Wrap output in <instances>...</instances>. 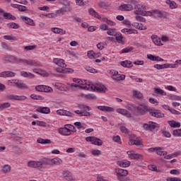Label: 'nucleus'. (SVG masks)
I'll return each mask as SVG.
<instances>
[{
  "instance_id": "obj_36",
  "label": "nucleus",
  "mask_w": 181,
  "mask_h": 181,
  "mask_svg": "<svg viewBox=\"0 0 181 181\" xmlns=\"http://www.w3.org/2000/svg\"><path fill=\"white\" fill-rule=\"evenodd\" d=\"M117 165L120 166V168H128L131 165V162L129 161H118Z\"/></svg>"
},
{
  "instance_id": "obj_11",
  "label": "nucleus",
  "mask_w": 181,
  "mask_h": 181,
  "mask_svg": "<svg viewBox=\"0 0 181 181\" xmlns=\"http://www.w3.org/2000/svg\"><path fill=\"white\" fill-rule=\"evenodd\" d=\"M0 13H3L4 19H7L8 21H16V17L13 16L11 13H6L2 8H0Z\"/></svg>"
},
{
  "instance_id": "obj_17",
  "label": "nucleus",
  "mask_w": 181,
  "mask_h": 181,
  "mask_svg": "<svg viewBox=\"0 0 181 181\" xmlns=\"http://www.w3.org/2000/svg\"><path fill=\"white\" fill-rule=\"evenodd\" d=\"M116 112L118 114H121L122 115L127 117V118H131V117H132L131 113H129V112L125 109L118 108L117 109Z\"/></svg>"
},
{
  "instance_id": "obj_22",
  "label": "nucleus",
  "mask_w": 181,
  "mask_h": 181,
  "mask_svg": "<svg viewBox=\"0 0 181 181\" xmlns=\"http://www.w3.org/2000/svg\"><path fill=\"white\" fill-rule=\"evenodd\" d=\"M151 39L154 45H156V46H162L163 45L160 42V38H159V37H158L157 35H152Z\"/></svg>"
},
{
  "instance_id": "obj_27",
  "label": "nucleus",
  "mask_w": 181,
  "mask_h": 181,
  "mask_svg": "<svg viewBox=\"0 0 181 181\" xmlns=\"http://www.w3.org/2000/svg\"><path fill=\"white\" fill-rule=\"evenodd\" d=\"M57 73H73V71H74V70H73V69H64L63 67L61 68H57Z\"/></svg>"
},
{
  "instance_id": "obj_10",
  "label": "nucleus",
  "mask_w": 181,
  "mask_h": 181,
  "mask_svg": "<svg viewBox=\"0 0 181 181\" xmlns=\"http://www.w3.org/2000/svg\"><path fill=\"white\" fill-rule=\"evenodd\" d=\"M134 6V0L129 1L128 4H123L119 6V11H132Z\"/></svg>"
},
{
  "instance_id": "obj_5",
  "label": "nucleus",
  "mask_w": 181,
  "mask_h": 181,
  "mask_svg": "<svg viewBox=\"0 0 181 181\" xmlns=\"http://www.w3.org/2000/svg\"><path fill=\"white\" fill-rule=\"evenodd\" d=\"M87 142H91L93 145H97V146H101L103 145V140L95 137V136H88L86 138Z\"/></svg>"
},
{
  "instance_id": "obj_13",
  "label": "nucleus",
  "mask_w": 181,
  "mask_h": 181,
  "mask_svg": "<svg viewBox=\"0 0 181 181\" xmlns=\"http://www.w3.org/2000/svg\"><path fill=\"white\" fill-rule=\"evenodd\" d=\"M4 59L6 62H8V63H17L19 64L20 58H16L14 56L6 55L4 56Z\"/></svg>"
},
{
  "instance_id": "obj_41",
  "label": "nucleus",
  "mask_w": 181,
  "mask_h": 181,
  "mask_svg": "<svg viewBox=\"0 0 181 181\" xmlns=\"http://www.w3.org/2000/svg\"><path fill=\"white\" fill-rule=\"evenodd\" d=\"M129 145H136V146H141V145H142V141L139 140L130 139L129 141Z\"/></svg>"
},
{
  "instance_id": "obj_50",
  "label": "nucleus",
  "mask_w": 181,
  "mask_h": 181,
  "mask_svg": "<svg viewBox=\"0 0 181 181\" xmlns=\"http://www.w3.org/2000/svg\"><path fill=\"white\" fill-rule=\"evenodd\" d=\"M155 93L156 94H159L160 95H166V93H165V90L160 88H155Z\"/></svg>"
},
{
  "instance_id": "obj_32",
  "label": "nucleus",
  "mask_w": 181,
  "mask_h": 181,
  "mask_svg": "<svg viewBox=\"0 0 181 181\" xmlns=\"http://www.w3.org/2000/svg\"><path fill=\"white\" fill-rule=\"evenodd\" d=\"M51 165H62L63 160L59 158H55L50 160Z\"/></svg>"
},
{
  "instance_id": "obj_40",
  "label": "nucleus",
  "mask_w": 181,
  "mask_h": 181,
  "mask_svg": "<svg viewBox=\"0 0 181 181\" xmlns=\"http://www.w3.org/2000/svg\"><path fill=\"white\" fill-rule=\"evenodd\" d=\"M13 5H15L14 8H18V11H20V12H26L27 11H29L28 7H26L25 6L18 5V4H13Z\"/></svg>"
},
{
  "instance_id": "obj_6",
  "label": "nucleus",
  "mask_w": 181,
  "mask_h": 181,
  "mask_svg": "<svg viewBox=\"0 0 181 181\" xmlns=\"http://www.w3.org/2000/svg\"><path fill=\"white\" fill-rule=\"evenodd\" d=\"M157 125L158 124H156L155 122H148L143 125V128H144L145 131H151L153 132V131L156 129Z\"/></svg>"
},
{
  "instance_id": "obj_31",
  "label": "nucleus",
  "mask_w": 181,
  "mask_h": 181,
  "mask_svg": "<svg viewBox=\"0 0 181 181\" xmlns=\"http://www.w3.org/2000/svg\"><path fill=\"white\" fill-rule=\"evenodd\" d=\"M29 168H40V161H30L28 162Z\"/></svg>"
},
{
  "instance_id": "obj_57",
  "label": "nucleus",
  "mask_w": 181,
  "mask_h": 181,
  "mask_svg": "<svg viewBox=\"0 0 181 181\" xmlns=\"http://www.w3.org/2000/svg\"><path fill=\"white\" fill-rule=\"evenodd\" d=\"M92 155H93V156H100V155H101V151L100 150H93L91 151Z\"/></svg>"
},
{
  "instance_id": "obj_45",
  "label": "nucleus",
  "mask_w": 181,
  "mask_h": 181,
  "mask_svg": "<svg viewBox=\"0 0 181 181\" xmlns=\"http://www.w3.org/2000/svg\"><path fill=\"white\" fill-rule=\"evenodd\" d=\"M133 95L135 98H142V97H144V94H142V93L135 90H133Z\"/></svg>"
},
{
  "instance_id": "obj_23",
  "label": "nucleus",
  "mask_w": 181,
  "mask_h": 181,
  "mask_svg": "<svg viewBox=\"0 0 181 181\" xmlns=\"http://www.w3.org/2000/svg\"><path fill=\"white\" fill-rule=\"evenodd\" d=\"M120 64L122 67H126L127 69H131V67H133L134 66L132 62L128 60L121 62Z\"/></svg>"
},
{
  "instance_id": "obj_21",
  "label": "nucleus",
  "mask_w": 181,
  "mask_h": 181,
  "mask_svg": "<svg viewBox=\"0 0 181 181\" xmlns=\"http://www.w3.org/2000/svg\"><path fill=\"white\" fill-rule=\"evenodd\" d=\"M11 165L6 164L2 166L1 172L3 175H8V173H11Z\"/></svg>"
},
{
  "instance_id": "obj_7",
  "label": "nucleus",
  "mask_w": 181,
  "mask_h": 181,
  "mask_svg": "<svg viewBox=\"0 0 181 181\" xmlns=\"http://www.w3.org/2000/svg\"><path fill=\"white\" fill-rule=\"evenodd\" d=\"M73 81L78 83V86H79V88H83V90H88L90 88V84H87V83H86V81L83 82V81H81V79L80 78H74Z\"/></svg>"
},
{
  "instance_id": "obj_26",
  "label": "nucleus",
  "mask_w": 181,
  "mask_h": 181,
  "mask_svg": "<svg viewBox=\"0 0 181 181\" xmlns=\"http://www.w3.org/2000/svg\"><path fill=\"white\" fill-rule=\"evenodd\" d=\"M115 37L118 43H121L122 45H124L125 43V41H124L122 34L121 33H117L115 35Z\"/></svg>"
},
{
  "instance_id": "obj_51",
  "label": "nucleus",
  "mask_w": 181,
  "mask_h": 181,
  "mask_svg": "<svg viewBox=\"0 0 181 181\" xmlns=\"http://www.w3.org/2000/svg\"><path fill=\"white\" fill-rule=\"evenodd\" d=\"M17 87L18 88H28V85L23 83L21 81H19Z\"/></svg>"
},
{
  "instance_id": "obj_15",
  "label": "nucleus",
  "mask_w": 181,
  "mask_h": 181,
  "mask_svg": "<svg viewBox=\"0 0 181 181\" xmlns=\"http://www.w3.org/2000/svg\"><path fill=\"white\" fill-rule=\"evenodd\" d=\"M63 176H64L65 180H69V181L76 180V177H74L73 176V175H71V173H70V171H69V170L64 171Z\"/></svg>"
},
{
  "instance_id": "obj_55",
  "label": "nucleus",
  "mask_w": 181,
  "mask_h": 181,
  "mask_svg": "<svg viewBox=\"0 0 181 181\" xmlns=\"http://www.w3.org/2000/svg\"><path fill=\"white\" fill-rule=\"evenodd\" d=\"M44 87H45V85H38L35 86V90L36 91H39L40 93H43Z\"/></svg>"
},
{
  "instance_id": "obj_28",
  "label": "nucleus",
  "mask_w": 181,
  "mask_h": 181,
  "mask_svg": "<svg viewBox=\"0 0 181 181\" xmlns=\"http://www.w3.org/2000/svg\"><path fill=\"white\" fill-rule=\"evenodd\" d=\"M52 32L58 35H66V30L59 28H52Z\"/></svg>"
},
{
  "instance_id": "obj_46",
  "label": "nucleus",
  "mask_w": 181,
  "mask_h": 181,
  "mask_svg": "<svg viewBox=\"0 0 181 181\" xmlns=\"http://www.w3.org/2000/svg\"><path fill=\"white\" fill-rule=\"evenodd\" d=\"M107 33L110 36H115V35H117V29H115V28H109L107 30Z\"/></svg>"
},
{
  "instance_id": "obj_20",
  "label": "nucleus",
  "mask_w": 181,
  "mask_h": 181,
  "mask_svg": "<svg viewBox=\"0 0 181 181\" xmlns=\"http://www.w3.org/2000/svg\"><path fill=\"white\" fill-rule=\"evenodd\" d=\"M0 77H15V73L11 71H5L0 74Z\"/></svg>"
},
{
  "instance_id": "obj_37",
  "label": "nucleus",
  "mask_w": 181,
  "mask_h": 181,
  "mask_svg": "<svg viewBox=\"0 0 181 181\" xmlns=\"http://www.w3.org/2000/svg\"><path fill=\"white\" fill-rule=\"evenodd\" d=\"M112 78L116 81H121L125 80V75L118 74L116 76H112Z\"/></svg>"
},
{
  "instance_id": "obj_39",
  "label": "nucleus",
  "mask_w": 181,
  "mask_h": 181,
  "mask_svg": "<svg viewBox=\"0 0 181 181\" xmlns=\"http://www.w3.org/2000/svg\"><path fill=\"white\" fill-rule=\"evenodd\" d=\"M165 4L169 5L170 9H176L177 8V4L175 1H172L170 0H167Z\"/></svg>"
},
{
  "instance_id": "obj_63",
  "label": "nucleus",
  "mask_w": 181,
  "mask_h": 181,
  "mask_svg": "<svg viewBox=\"0 0 181 181\" xmlns=\"http://www.w3.org/2000/svg\"><path fill=\"white\" fill-rule=\"evenodd\" d=\"M173 135L175 136H181V129L173 131Z\"/></svg>"
},
{
  "instance_id": "obj_3",
  "label": "nucleus",
  "mask_w": 181,
  "mask_h": 181,
  "mask_svg": "<svg viewBox=\"0 0 181 181\" xmlns=\"http://www.w3.org/2000/svg\"><path fill=\"white\" fill-rule=\"evenodd\" d=\"M90 88L98 93H105L107 91V88L101 83H96V86L92 85L90 86Z\"/></svg>"
},
{
  "instance_id": "obj_2",
  "label": "nucleus",
  "mask_w": 181,
  "mask_h": 181,
  "mask_svg": "<svg viewBox=\"0 0 181 181\" xmlns=\"http://www.w3.org/2000/svg\"><path fill=\"white\" fill-rule=\"evenodd\" d=\"M133 9H134L135 15H141L142 16H148V11L146 7L141 4H138L136 1L133 0Z\"/></svg>"
},
{
  "instance_id": "obj_18",
  "label": "nucleus",
  "mask_w": 181,
  "mask_h": 181,
  "mask_svg": "<svg viewBox=\"0 0 181 181\" xmlns=\"http://www.w3.org/2000/svg\"><path fill=\"white\" fill-rule=\"evenodd\" d=\"M36 112L40 114H50V108L47 107H38L36 109Z\"/></svg>"
},
{
  "instance_id": "obj_4",
  "label": "nucleus",
  "mask_w": 181,
  "mask_h": 181,
  "mask_svg": "<svg viewBox=\"0 0 181 181\" xmlns=\"http://www.w3.org/2000/svg\"><path fill=\"white\" fill-rule=\"evenodd\" d=\"M129 155V158L133 160H142L144 159V155L135 153L134 151H129L127 152Z\"/></svg>"
},
{
  "instance_id": "obj_30",
  "label": "nucleus",
  "mask_w": 181,
  "mask_h": 181,
  "mask_svg": "<svg viewBox=\"0 0 181 181\" xmlns=\"http://www.w3.org/2000/svg\"><path fill=\"white\" fill-rule=\"evenodd\" d=\"M171 128H180V122L175 120H170L168 122Z\"/></svg>"
},
{
  "instance_id": "obj_33",
  "label": "nucleus",
  "mask_w": 181,
  "mask_h": 181,
  "mask_svg": "<svg viewBox=\"0 0 181 181\" xmlns=\"http://www.w3.org/2000/svg\"><path fill=\"white\" fill-rule=\"evenodd\" d=\"M59 134H61V135H65L66 136H69V135H71V132L66 130L64 127L59 128Z\"/></svg>"
},
{
  "instance_id": "obj_29",
  "label": "nucleus",
  "mask_w": 181,
  "mask_h": 181,
  "mask_svg": "<svg viewBox=\"0 0 181 181\" xmlns=\"http://www.w3.org/2000/svg\"><path fill=\"white\" fill-rule=\"evenodd\" d=\"M21 76L27 78H35V74L25 71H21Z\"/></svg>"
},
{
  "instance_id": "obj_54",
  "label": "nucleus",
  "mask_w": 181,
  "mask_h": 181,
  "mask_svg": "<svg viewBox=\"0 0 181 181\" xmlns=\"http://www.w3.org/2000/svg\"><path fill=\"white\" fill-rule=\"evenodd\" d=\"M134 50L133 47H127L122 50V53H129V52H132Z\"/></svg>"
},
{
  "instance_id": "obj_44",
  "label": "nucleus",
  "mask_w": 181,
  "mask_h": 181,
  "mask_svg": "<svg viewBox=\"0 0 181 181\" xmlns=\"http://www.w3.org/2000/svg\"><path fill=\"white\" fill-rule=\"evenodd\" d=\"M78 107L80 108V110H87V111H91V107L87 105H84V103L78 104Z\"/></svg>"
},
{
  "instance_id": "obj_47",
  "label": "nucleus",
  "mask_w": 181,
  "mask_h": 181,
  "mask_svg": "<svg viewBox=\"0 0 181 181\" xmlns=\"http://www.w3.org/2000/svg\"><path fill=\"white\" fill-rule=\"evenodd\" d=\"M7 25L8 28H10V29H19V25L16 23H10L7 24Z\"/></svg>"
},
{
  "instance_id": "obj_19",
  "label": "nucleus",
  "mask_w": 181,
  "mask_h": 181,
  "mask_svg": "<svg viewBox=\"0 0 181 181\" xmlns=\"http://www.w3.org/2000/svg\"><path fill=\"white\" fill-rule=\"evenodd\" d=\"M98 110H100V111H105L106 112H114V111H115L114 107L109 106H98Z\"/></svg>"
},
{
  "instance_id": "obj_56",
  "label": "nucleus",
  "mask_w": 181,
  "mask_h": 181,
  "mask_svg": "<svg viewBox=\"0 0 181 181\" xmlns=\"http://www.w3.org/2000/svg\"><path fill=\"white\" fill-rule=\"evenodd\" d=\"M36 49V45H28L24 47V49L27 50V52H29V50H35Z\"/></svg>"
},
{
  "instance_id": "obj_52",
  "label": "nucleus",
  "mask_w": 181,
  "mask_h": 181,
  "mask_svg": "<svg viewBox=\"0 0 181 181\" xmlns=\"http://www.w3.org/2000/svg\"><path fill=\"white\" fill-rule=\"evenodd\" d=\"M30 98H32L33 100H43V97L36 94H31Z\"/></svg>"
},
{
  "instance_id": "obj_53",
  "label": "nucleus",
  "mask_w": 181,
  "mask_h": 181,
  "mask_svg": "<svg viewBox=\"0 0 181 181\" xmlns=\"http://www.w3.org/2000/svg\"><path fill=\"white\" fill-rule=\"evenodd\" d=\"M43 93H53V89L52 88V87L44 85Z\"/></svg>"
},
{
  "instance_id": "obj_38",
  "label": "nucleus",
  "mask_w": 181,
  "mask_h": 181,
  "mask_svg": "<svg viewBox=\"0 0 181 181\" xmlns=\"http://www.w3.org/2000/svg\"><path fill=\"white\" fill-rule=\"evenodd\" d=\"M88 12L90 15H91L92 16H94L95 18H97V19H101L100 14H98V13L95 11L93 8H89Z\"/></svg>"
},
{
  "instance_id": "obj_34",
  "label": "nucleus",
  "mask_w": 181,
  "mask_h": 181,
  "mask_svg": "<svg viewBox=\"0 0 181 181\" xmlns=\"http://www.w3.org/2000/svg\"><path fill=\"white\" fill-rule=\"evenodd\" d=\"M37 144H48L50 145L52 144V140L51 139H45L42 138H38L37 140Z\"/></svg>"
},
{
  "instance_id": "obj_64",
  "label": "nucleus",
  "mask_w": 181,
  "mask_h": 181,
  "mask_svg": "<svg viewBox=\"0 0 181 181\" xmlns=\"http://www.w3.org/2000/svg\"><path fill=\"white\" fill-rule=\"evenodd\" d=\"M113 141L115 142H117V144H122L121 143V137L119 136H113Z\"/></svg>"
},
{
  "instance_id": "obj_16",
  "label": "nucleus",
  "mask_w": 181,
  "mask_h": 181,
  "mask_svg": "<svg viewBox=\"0 0 181 181\" xmlns=\"http://www.w3.org/2000/svg\"><path fill=\"white\" fill-rule=\"evenodd\" d=\"M53 63L54 64H57V66H59V67L64 68L67 65L64 63V59H59V58H54L53 59Z\"/></svg>"
},
{
  "instance_id": "obj_1",
  "label": "nucleus",
  "mask_w": 181,
  "mask_h": 181,
  "mask_svg": "<svg viewBox=\"0 0 181 181\" xmlns=\"http://www.w3.org/2000/svg\"><path fill=\"white\" fill-rule=\"evenodd\" d=\"M136 111L138 115L140 117L145 115L146 112H148L151 117H154L155 118H163V117H165V114L162 113L160 110L156 109H151L145 105H139L137 106L136 107Z\"/></svg>"
},
{
  "instance_id": "obj_9",
  "label": "nucleus",
  "mask_w": 181,
  "mask_h": 181,
  "mask_svg": "<svg viewBox=\"0 0 181 181\" xmlns=\"http://www.w3.org/2000/svg\"><path fill=\"white\" fill-rule=\"evenodd\" d=\"M147 16H154L155 18H165V13L154 10L153 11H148Z\"/></svg>"
},
{
  "instance_id": "obj_48",
  "label": "nucleus",
  "mask_w": 181,
  "mask_h": 181,
  "mask_svg": "<svg viewBox=\"0 0 181 181\" xmlns=\"http://www.w3.org/2000/svg\"><path fill=\"white\" fill-rule=\"evenodd\" d=\"M64 9V12L66 13V12H71L73 11V7H71V5L65 6L62 8Z\"/></svg>"
},
{
  "instance_id": "obj_61",
  "label": "nucleus",
  "mask_w": 181,
  "mask_h": 181,
  "mask_svg": "<svg viewBox=\"0 0 181 181\" xmlns=\"http://www.w3.org/2000/svg\"><path fill=\"white\" fill-rule=\"evenodd\" d=\"M64 128H65L66 130L70 131V132H71V129H74V126L71 124H66L64 125Z\"/></svg>"
},
{
  "instance_id": "obj_8",
  "label": "nucleus",
  "mask_w": 181,
  "mask_h": 181,
  "mask_svg": "<svg viewBox=\"0 0 181 181\" xmlns=\"http://www.w3.org/2000/svg\"><path fill=\"white\" fill-rule=\"evenodd\" d=\"M115 173L117 175L119 180H122L123 179H125V176L128 175V170L121 168H116Z\"/></svg>"
},
{
  "instance_id": "obj_14",
  "label": "nucleus",
  "mask_w": 181,
  "mask_h": 181,
  "mask_svg": "<svg viewBox=\"0 0 181 181\" xmlns=\"http://www.w3.org/2000/svg\"><path fill=\"white\" fill-rule=\"evenodd\" d=\"M8 100H15L16 101H25L27 98L25 95H10L8 96Z\"/></svg>"
},
{
  "instance_id": "obj_24",
  "label": "nucleus",
  "mask_w": 181,
  "mask_h": 181,
  "mask_svg": "<svg viewBox=\"0 0 181 181\" xmlns=\"http://www.w3.org/2000/svg\"><path fill=\"white\" fill-rule=\"evenodd\" d=\"M122 33H125V35H132V33H134V35H136L138 31L134 29L124 28L122 30Z\"/></svg>"
},
{
  "instance_id": "obj_25",
  "label": "nucleus",
  "mask_w": 181,
  "mask_h": 181,
  "mask_svg": "<svg viewBox=\"0 0 181 181\" xmlns=\"http://www.w3.org/2000/svg\"><path fill=\"white\" fill-rule=\"evenodd\" d=\"M22 21L25 22L27 25H30V26L35 25V23L33 22V20L30 19L28 17L22 16L21 17Z\"/></svg>"
},
{
  "instance_id": "obj_58",
  "label": "nucleus",
  "mask_w": 181,
  "mask_h": 181,
  "mask_svg": "<svg viewBox=\"0 0 181 181\" xmlns=\"http://www.w3.org/2000/svg\"><path fill=\"white\" fill-rule=\"evenodd\" d=\"M64 116L70 117V118H73V117H74V113H71L67 110H65V112H64Z\"/></svg>"
},
{
  "instance_id": "obj_60",
  "label": "nucleus",
  "mask_w": 181,
  "mask_h": 181,
  "mask_svg": "<svg viewBox=\"0 0 181 181\" xmlns=\"http://www.w3.org/2000/svg\"><path fill=\"white\" fill-rule=\"evenodd\" d=\"M56 15L57 16H59V15H66V13L64 12L63 8H62L56 11Z\"/></svg>"
},
{
  "instance_id": "obj_43",
  "label": "nucleus",
  "mask_w": 181,
  "mask_h": 181,
  "mask_svg": "<svg viewBox=\"0 0 181 181\" xmlns=\"http://www.w3.org/2000/svg\"><path fill=\"white\" fill-rule=\"evenodd\" d=\"M87 55L89 59H95V57H98V54H95V52L93 50L88 51Z\"/></svg>"
},
{
  "instance_id": "obj_49",
  "label": "nucleus",
  "mask_w": 181,
  "mask_h": 181,
  "mask_svg": "<svg viewBox=\"0 0 181 181\" xmlns=\"http://www.w3.org/2000/svg\"><path fill=\"white\" fill-rule=\"evenodd\" d=\"M86 71H88V73H98V70L94 69V68H91L90 66H86Z\"/></svg>"
},
{
  "instance_id": "obj_62",
  "label": "nucleus",
  "mask_w": 181,
  "mask_h": 181,
  "mask_svg": "<svg viewBox=\"0 0 181 181\" xmlns=\"http://www.w3.org/2000/svg\"><path fill=\"white\" fill-rule=\"evenodd\" d=\"M127 108L129 111H134V110H136V107L133 104H127Z\"/></svg>"
},
{
  "instance_id": "obj_12",
  "label": "nucleus",
  "mask_w": 181,
  "mask_h": 181,
  "mask_svg": "<svg viewBox=\"0 0 181 181\" xmlns=\"http://www.w3.org/2000/svg\"><path fill=\"white\" fill-rule=\"evenodd\" d=\"M23 63L25 66H37V63L36 62H34L32 59H22L20 58L18 60V64H21Z\"/></svg>"
},
{
  "instance_id": "obj_42",
  "label": "nucleus",
  "mask_w": 181,
  "mask_h": 181,
  "mask_svg": "<svg viewBox=\"0 0 181 181\" xmlns=\"http://www.w3.org/2000/svg\"><path fill=\"white\" fill-rule=\"evenodd\" d=\"M11 107V103H4L0 104V111H4V110H6V108H9Z\"/></svg>"
},
{
  "instance_id": "obj_35",
  "label": "nucleus",
  "mask_w": 181,
  "mask_h": 181,
  "mask_svg": "<svg viewBox=\"0 0 181 181\" xmlns=\"http://www.w3.org/2000/svg\"><path fill=\"white\" fill-rule=\"evenodd\" d=\"M40 166H47V165H51L50 159L43 158L40 160Z\"/></svg>"
},
{
  "instance_id": "obj_59",
  "label": "nucleus",
  "mask_w": 181,
  "mask_h": 181,
  "mask_svg": "<svg viewBox=\"0 0 181 181\" xmlns=\"http://www.w3.org/2000/svg\"><path fill=\"white\" fill-rule=\"evenodd\" d=\"M157 154H158L160 156H165L168 155V152L162 151V148L157 151Z\"/></svg>"
}]
</instances>
